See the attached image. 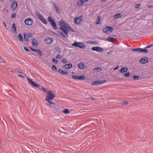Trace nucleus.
Returning a JSON list of instances; mask_svg holds the SVG:
<instances>
[{"mask_svg": "<svg viewBox=\"0 0 153 153\" xmlns=\"http://www.w3.org/2000/svg\"><path fill=\"white\" fill-rule=\"evenodd\" d=\"M72 45L75 47L80 48H85V45L82 42H75L74 44H72Z\"/></svg>", "mask_w": 153, "mask_h": 153, "instance_id": "39448f33", "label": "nucleus"}, {"mask_svg": "<svg viewBox=\"0 0 153 153\" xmlns=\"http://www.w3.org/2000/svg\"><path fill=\"white\" fill-rule=\"evenodd\" d=\"M33 51L37 53L40 56L42 54V51L39 49H36L35 50H33Z\"/></svg>", "mask_w": 153, "mask_h": 153, "instance_id": "cd10ccee", "label": "nucleus"}, {"mask_svg": "<svg viewBox=\"0 0 153 153\" xmlns=\"http://www.w3.org/2000/svg\"><path fill=\"white\" fill-rule=\"evenodd\" d=\"M72 65L71 64H66L64 66L62 67V68H64V67H65V69H69L71 68L72 67Z\"/></svg>", "mask_w": 153, "mask_h": 153, "instance_id": "4be33fe9", "label": "nucleus"}, {"mask_svg": "<svg viewBox=\"0 0 153 153\" xmlns=\"http://www.w3.org/2000/svg\"><path fill=\"white\" fill-rule=\"evenodd\" d=\"M101 19V17L100 16H98L97 17V20L96 22V23L97 24H100V20Z\"/></svg>", "mask_w": 153, "mask_h": 153, "instance_id": "b1692460", "label": "nucleus"}, {"mask_svg": "<svg viewBox=\"0 0 153 153\" xmlns=\"http://www.w3.org/2000/svg\"><path fill=\"white\" fill-rule=\"evenodd\" d=\"M11 30L13 33H16V27L15 23H13L11 28Z\"/></svg>", "mask_w": 153, "mask_h": 153, "instance_id": "aec40b11", "label": "nucleus"}, {"mask_svg": "<svg viewBox=\"0 0 153 153\" xmlns=\"http://www.w3.org/2000/svg\"><path fill=\"white\" fill-rule=\"evenodd\" d=\"M153 7V6L152 5H149L148 6V7L149 8H152Z\"/></svg>", "mask_w": 153, "mask_h": 153, "instance_id": "603ef678", "label": "nucleus"}, {"mask_svg": "<svg viewBox=\"0 0 153 153\" xmlns=\"http://www.w3.org/2000/svg\"><path fill=\"white\" fill-rule=\"evenodd\" d=\"M56 58L57 59H61L62 58V56L61 55L59 54L56 56Z\"/></svg>", "mask_w": 153, "mask_h": 153, "instance_id": "ea45409f", "label": "nucleus"}, {"mask_svg": "<svg viewBox=\"0 0 153 153\" xmlns=\"http://www.w3.org/2000/svg\"><path fill=\"white\" fill-rule=\"evenodd\" d=\"M60 26L59 29L66 35L69 31L74 32V30L64 20H62L59 22Z\"/></svg>", "mask_w": 153, "mask_h": 153, "instance_id": "f257e3e1", "label": "nucleus"}, {"mask_svg": "<svg viewBox=\"0 0 153 153\" xmlns=\"http://www.w3.org/2000/svg\"><path fill=\"white\" fill-rule=\"evenodd\" d=\"M58 72L60 74L63 75H67L68 73L67 71H65L61 69H59L58 70Z\"/></svg>", "mask_w": 153, "mask_h": 153, "instance_id": "dca6fc26", "label": "nucleus"}, {"mask_svg": "<svg viewBox=\"0 0 153 153\" xmlns=\"http://www.w3.org/2000/svg\"><path fill=\"white\" fill-rule=\"evenodd\" d=\"M124 75L125 77H128L130 76V74L129 72H128L124 74Z\"/></svg>", "mask_w": 153, "mask_h": 153, "instance_id": "58836bf2", "label": "nucleus"}, {"mask_svg": "<svg viewBox=\"0 0 153 153\" xmlns=\"http://www.w3.org/2000/svg\"><path fill=\"white\" fill-rule=\"evenodd\" d=\"M148 51L147 49H145L141 48L140 52L141 53L144 52L145 53H148Z\"/></svg>", "mask_w": 153, "mask_h": 153, "instance_id": "c756f323", "label": "nucleus"}, {"mask_svg": "<svg viewBox=\"0 0 153 153\" xmlns=\"http://www.w3.org/2000/svg\"><path fill=\"white\" fill-rule=\"evenodd\" d=\"M115 39L112 37H108L106 38V40L109 42H114Z\"/></svg>", "mask_w": 153, "mask_h": 153, "instance_id": "bb28decb", "label": "nucleus"}, {"mask_svg": "<svg viewBox=\"0 0 153 153\" xmlns=\"http://www.w3.org/2000/svg\"><path fill=\"white\" fill-rule=\"evenodd\" d=\"M17 3L16 1L13 2L11 4L10 8L13 10H16L17 6Z\"/></svg>", "mask_w": 153, "mask_h": 153, "instance_id": "9b49d317", "label": "nucleus"}, {"mask_svg": "<svg viewBox=\"0 0 153 153\" xmlns=\"http://www.w3.org/2000/svg\"><path fill=\"white\" fill-rule=\"evenodd\" d=\"M52 62L53 63L56 64L58 63V61L57 60H56L55 59L53 58L52 59Z\"/></svg>", "mask_w": 153, "mask_h": 153, "instance_id": "79ce46f5", "label": "nucleus"}, {"mask_svg": "<svg viewBox=\"0 0 153 153\" xmlns=\"http://www.w3.org/2000/svg\"><path fill=\"white\" fill-rule=\"evenodd\" d=\"M128 68L126 67H123L120 70V73H123V72H126L128 71Z\"/></svg>", "mask_w": 153, "mask_h": 153, "instance_id": "412c9836", "label": "nucleus"}, {"mask_svg": "<svg viewBox=\"0 0 153 153\" xmlns=\"http://www.w3.org/2000/svg\"><path fill=\"white\" fill-rule=\"evenodd\" d=\"M59 36H60L61 37L64 38L65 37V35L61 32H60L59 33Z\"/></svg>", "mask_w": 153, "mask_h": 153, "instance_id": "4c0bfd02", "label": "nucleus"}, {"mask_svg": "<svg viewBox=\"0 0 153 153\" xmlns=\"http://www.w3.org/2000/svg\"><path fill=\"white\" fill-rule=\"evenodd\" d=\"M32 45L34 46H36L38 45L37 41L36 39H33L32 41Z\"/></svg>", "mask_w": 153, "mask_h": 153, "instance_id": "393cba45", "label": "nucleus"}, {"mask_svg": "<svg viewBox=\"0 0 153 153\" xmlns=\"http://www.w3.org/2000/svg\"><path fill=\"white\" fill-rule=\"evenodd\" d=\"M16 13H13L11 15V18H13L16 17Z\"/></svg>", "mask_w": 153, "mask_h": 153, "instance_id": "a18cd8bd", "label": "nucleus"}, {"mask_svg": "<svg viewBox=\"0 0 153 153\" xmlns=\"http://www.w3.org/2000/svg\"><path fill=\"white\" fill-rule=\"evenodd\" d=\"M101 70V69L99 67H96L94 69V71H97V72H99Z\"/></svg>", "mask_w": 153, "mask_h": 153, "instance_id": "473e14b6", "label": "nucleus"}, {"mask_svg": "<svg viewBox=\"0 0 153 153\" xmlns=\"http://www.w3.org/2000/svg\"><path fill=\"white\" fill-rule=\"evenodd\" d=\"M48 22L50 23L52 27H53L55 29L57 30V27L55 22H54V20L50 16H49L48 18Z\"/></svg>", "mask_w": 153, "mask_h": 153, "instance_id": "7ed1b4c3", "label": "nucleus"}, {"mask_svg": "<svg viewBox=\"0 0 153 153\" xmlns=\"http://www.w3.org/2000/svg\"><path fill=\"white\" fill-rule=\"evenodd\" d=\"M83 19V16H82L76 17L74 19L75 23L76 25L81 23Z\"/></svg>", "mask_w": 153, "mask_h": 153, "instance_id": "423d86ee", "label": "nucleus"}, {"mask_svg": "<svg viewBox=\"0 0 153 153\" xmlns=\"http://www.w3.org/2000/svg\"><path fill=\"white\" fill-rule=\"evenodd\" d=\"M118 68V67H116V68L114 69V70L117 69Z\"/></svg>", "mask_w": 153, "mask_h": 153, "instance_id": "4d7b16f0", "label": "nucleus"}, {"mask_svg": "<svg viewBox=\"0 0 153 153\" xmlns=\"http://www.w3.org/2000/svg\"><path fill=\"white\" fill-rule=\"evenodd\" d=\"M78 67L80 69H82L86 68L87 67V66L85 65L83 62H80L78 64Z\"/></svg>", "mask_w": 153, "mask_h": 153, "instance_id": "2eb2a0df", "label": "nucleus"}, {"mask_svg": "<svg viewBox=\"0 0 153 153\" xmlns=\"http://www.w3.org/2000/svg\"><path fill=\"white\" fill-rule=\"evenodd\" d=\"M11 72H12L13 73V71H12Z\"/></svg>", "mask_w": 153, "mask_h": 153, "instance_id": "bf43d9fd", "label": "nucleus"}, {"mask_svg": "<svg viewBox=\"0 0 153 153\" xmlns=\"http://www.w3.org/2000/svg\"><path fill=\"white\" fill-rule=\"evenodd\" d=\"M128 104V102L127 101L124 102L123 103V104Z\"/></svg>", "mask_w": 153, "mask_h": 153, "instance_id": "864d4df0", "label": "nucleus"}, {"mask_svg": "<svg viewBox=\"0 0 153 153\" xmlns=\"http://www.w3.org/2000/svg\"><path fill=\"white\" fill-rule=\"evenodd\" d=\"M88 0H79L77 3V5L79 7L83 5L84 3L88 1Z\"/></svg>", "mask_w": 153, "mask_h": 153, "instance_id": "f8f14e48", "label": "nucleus"}, {"mask_svg": "<svg viewBox=\"0 0 153 153\" xmlns=\"http://www.w3.org/2000/svg\"><path fill=\"white\" fill-rule=\"evenodd\" d=\"M113 30V28L112 27L106 26L103 29V32L105 33H108V32H111Z\"/></svg>", "mask_w": 153, "mask_h": 153, "instance_id": "1a4fd4ad", "label": "nucleus"}, {"mask_svg": "<svg viewBox=\"0 0 153 153\" xmlns=\"http://www.w3.org/2000/svg\"><path fill=\"white\" fill-rule=\"evenodd\" d=\"M51 104H50V103H47L46 104V105L47 106H49L50 108H51L52 107V106L51 105Z\"/></svg>", "mask_w": 153, "mask_h": 153, "instance_id": "3c124183", "label": "nucleus"}, {"mask_svg": "<svg viewBox=\"0 0 153 153\" xmlns=\"http://www.w3.org/2000/svg\"><path fill=\"white\" fill-rule=\"evenodd\" d=\"M133 77L134 78V79L135 80H138L139 78V76H137V75L134 76H133Z\"/></svg>", "mask_w": 153, "mask_h": 153, "instance_id": "a19ab883", "label": "nucleus"}, {"mask_svg": "<svg viewBox=\"0 0 153 153\" xmlns=\"http://www.w3.org/2000/svg\"><path fill=\"white\" fill-rule=\"evenodd\" d=\"M36 14L37 17L39 18V19L40 18V16H42L40 13L39 11H37L36 12Z\"/></svg>", "mask_w": 153, "mask_h": 153, "instance_id": "c9c22d12", "label": "nucleus"}, {"mask_svg": "<svg viewBox=\"0 0 153 153\" xmlns=\"http://www.w3.org/2000/svg\"><path fill=\"white\" fill-rule=\"evenodd\" d=\"M17 38L19 39L20 42H23L24 41V39L22 35L19 33L17 36Z\"/></svg>", "mask_w": 153, "mask_h": 153, "instance_id": "a211bd4d", "label": "nucleus"}, {"mask_svg": "<svg viewBox=\"0 0 153 153\" xmlns=\"http://www.w3.org/2000/svg\"><path fill=\"white\" fill-rule=\"evenodd\" d=\"M72 78L76 80H84L86 78L85 76L83 74L79 76L76 75H73L72 76Z\"/></svg>", "mask_w": 153, "mask_h": 153, "instance_id": "0eeeda50", "label": "nucleus"}, {"mask_svg": "<svg viewBox=\"0 0 153 153\" xmlns=\"http://www.w3.org/2000/svg\"><path fill=\"white\" fill-rule=\"evenodd\" d=\"M30 49H31L33 51V50H36V49H33L32 48H30Z\"/></svg>", "mask_w": 153, "mask_h": 153, "instance_id": "6e6d98bb", "label": "nucleus"}, {"mask_svg": "<svg viewBox=\"0 0 153 153\" xmlns=\"http://www.w3.org/2000/svg\"><path fill=\"white\" fill-rule=\"evenodd\" d=\"M55 49L58 52H61V49L59 47H56L55 48Z\"/></svg>", "mask_w": 153, "mask_h": 153, "instance_id": "f704fd0d", "label": "nucleus"}, {"mask_svg": "<svg viewBox=\"0 0 153 153\" xmlns=\"http://www.w3.org/2000/svg\"><path fill=\"white\" fill-rule=\"evenodd\" d=\"M153 45V44H151L150 45H148V46L146 47V48H149L151 47Z\"/></svg>", "mask_w": 153, "mask_h": 153, "instance_id": "09e8293b", "label": "nucleus"}, {"mask_svg": "<svg viewBox=\"0 0 153 153\" xmlns=\"http://www.w3.org/2000/svg\"><path fill=\"white\" fill-rule=\"evenodd\" d=\"M27 80L30 84L32 86L35 87H39L40 85L34 81H33L32 79H29V78H27Z\"/></svg>", "mask_w": 153, "mask_h": 153, "instance_id": "20e7f679", "label": "nucleus"}, {"mask_svg": "<svg viewBox=\"0 0 153 153\" xmlns=\"http://www.w3.org/2000/svg\"><path fill=\"white\" fill-rule=\"evenodd\" d=\"M18 76H19L20 77H21L22 79H24L25 78V77L23 76H22V75H20V74H18V75H17Z\"/></svg>", "mask_w": 153, "mask_h": 153, "instance_id": "8fccbe9b", "label": "nucleus"}, {"mask_svg": "<svg viewBox=\"0 0 153 153\" xmlns=\"http://www.w3.org/2000/svg\"><path fill=\"white\" fill-rule=\"evenodd\" d=\"M106 82V80H103L102 81H96L93 82L91 83V85L94 86V85H101L104 83Z\"/></svg>", "mask_w": 153, "mask_h": 153, "instance_id": "9d476101", "label": "nucleus"}, {"mask_svg": "<svg viewBox=\"0 0 153 153\" xmlns=\"http://www.w3.org/2000/svg\"><path fill=\"white\" fill-rule=\"evenodd\" d=\"M45 41L46 43L50 44L52 43L53 41V39L52 38L48 37L45 39Z\"/></svg>", "mask_w": 153, "mask_h": 153, "instance_id": "f3484780", "label": "nucleus"}, {"mask_svg": "<svg viewBox=\"0 0 153 153\" xmlns=\"http://www.w3.org/2000/svg\"><path fill=\"white\" fill-rule=\"evenodd\" d=\"M68 61L67 59H62L61 60V62L64 63H66L68 62Z\"/></svg>", "mask_w": 153, "mask_h": 153, "instance_id": "72a5a7b5", "label": "nucleus"}, {"mask_svg": "<svg viewBox=\"0 0 153 153\" xmlns=\"http://www.w3.org/2000/svg\"><path fill=\"white\" fill-rule=\"evenodd\" d=\"M52 70L55 71H57V68L54 65H53L52 67Z\"/></svg>", "mask_w": 153, "mask_h": 153, "instance_id": "e433bc0d", "label": "nucleus"}, {"mask_svg": "<svg viewBox=\"0 0 153 153\" xmlns=\"http://www.w3.org/2000/svg\"><path fill=\"white\" fill-rule=\"evenodd\" d=\"M33 20L31 18H28L25 20V24L28 25H30L33 23Z\"/></svg>", "mask_w": 153, "mask_h": 153, "instance_id": "6e6552de", "label": "nucleus"}, {"mask_svg": "<svg viewBox=\"0 0 153 153\" xmlns=\"http://www.w3.org/2000/svg\"><path fill=\"white\" fill-rule=\"evenodd\" d=\"M91 49L92 51H96L99 52H102L103 51L102 49L99 47H94L92 48Z\"/></svg>", "mask_w": 153, "mask_h": 153, "instance_id": "4468645a", "label": "nucleus"}, {"mask_svg": "<svg viewBox=\"0 0 153 153\" xmlns=\"http://www.w3.org/2000/svg\"><path fill=\"white\" fill-rule=\"evenodd\" d=\"M39 19L44 24L47 25V20L44 18L43 16H40Z\"/></svg>", "mask_w": 153, "mask_h": 153, "instance_id": "6ab92c4d", "label": "nucleus"}, {"mask_svg": "<svg viewBox=\"0 0 153 153\" xmlns=\"http://www.w3.org/2000/svg\"><path fill=\"white\" fill-rule=\"evenodd\" d=\"M148 58L146 57H144L140 60V62L142 64L147 63L148 62Z\"/></svg>", "mask_w": 153, "mask_h": 153, "instance_id": "ddd939ff", "label": "nucleus"}, {"mask_svg": "<svg viewBox=\"0 0 153 153\" xmlns=\"http://www.w3.org/2000/svg\"><path fill=\"white\" fill-rule=\"evenodd\" d=\"M23 35L24 37V39H23L26 42L28 41H29V38L26 36V33H23Z\"/></svg>", "mask_w": 153, "mask_h": 153, "instance_id": "a878e982", "label": "nucleus"}, {"mask_svg": "<svg viewBox=\"0 0 153 153\" xmlns=\"http://www.w3.org/2000/svg\"><path fill=\"white\" fill-rule=\"evenodd\" d=\"M122 15L121 14L117 13L114 16V19L118 18L121 17Z\"/></svg>", "mask_w": 153, "mask_h": 153, "instance_id": "c85d7f7f", "label": "nucleus"}, {"mask_svg": "<svg viewBox=\"0 0 153 153\" xmlns=\"http://www.w3.org/2000/svg\"><path fill=\"white\" fill-rule=\"evenodd\" d=\"M42 89L43 90V91L45 92H48L47 91V90L46 89L44 88L43 87H42Z\"/></svg>", "mask_w": 153, "mask_h": 153, "instance_id": "de8ad7c7", "label": "nucleus"}, {"mask_svg": "<svg viewBox=\"0 0 153 153\" xmlns=\"http://www.w3.org/2000/svg\"><path fill=\"white\" fill-rule=\"evenodd\" d=\"M55 97V95L53 92L52 91L50 90L48 92V95L45 98V100L50 104H54V103L51 102V100H52Z\"/></svg>", "mask_w": 153, "mask_h": 153, "instance_id": "f03ea898", "label": "nucleus"}, {"mask_svg": "<svg viewBox=\"0 0 153 153\" xmlns=\"http://www.w3.org/2000/svg\"><path fill=\"white\" fill-rule=\"evenodd\" d=\"M3 23L4 24V26L5 27H6V24L5 23V22H4L3 21Z\"/></svg>", "mask_w": 153, "mask_h": 153, "instance_id": "5fc2aeb1", "label": "nucleus"}, {"mask_svg": "<svg viewBox=\"0 0 153 153\" xmlns=\"http://www.w3.org/2000/svg\"><path fill=\"white\" fill-rule=\"evenodd\" d=\"M140 4H137L135 6V8H138L140 7Z\"/></svg>", "mask_w": 153, "mask_h": 153, "instance_id": "49530a36", "label": "nucleus"}, {"mask_svg": "<svg viewBox=\"0 0 153 153\" xmlns=\"http://www.w3.org/2000/svg\"><path fill=\"white\" fill-rule=\"evenodd\" d=\"M18 73H21L19 71H18Z\"/></svg>", "mask_w": 153, "mask_h": 153, "instance_id": "13d9d810", "label": "nucleus"}, {"mask_svg": "<svg viewBox=\"0 0 153 153\" xmlns=\"http://www.w3.org/2000/svg\"><path fill=\"white\" fill-rule=\"evenodd\" d=\"M26 36L30 38L31 37L32 34L30 33H29L27 35H26Z\"/></svg>", "mask_w": 153, "mask_h": 153, "instance_id": "37998d69", "label": "nucleus"}, {"mask_svg": "<svg viewBox=\"0 0 153 153\" xmlns=\"http://www.w3.org/2000/svg\"><path fill=\"white\" fill-rule=\"evenodd\" d=\"M24 49L25 51L27 52H29L30 51L28 49L27 47H25L24 48Z\"/></svg>", "mask_w": 153, "mask_h": 153, "instance_id": "c03bdc74", "label": "nucleus"}, {"mask_svg": "<svg viewBox=\"0 0 153 153\" xmlns=\"http://www.w3.org/2000/svg\"><path fill=\"white\" fill-rule=\"evenodd\" d=\"M63 112L65 114H68L70 113V112L69 111V110L68 109H65L63 111Z\"/></svg>", "mask_w": 153, "mask_h": 153, "instance_id": "7c9ffc66", "label": "nucleus"}, {"mask_svg": "<svg viewBox=\"0 0 153 153\" xmlns=\"http://www.w3.org/2000/svg\"><path fill=\"white\" fill-rule=\"evenodd\" d=\"M53 4L56 8L57 12L58 13H59L60 12V9L59 7L55 3H54Z\"/></svg>", "mask_w": 153, "mask_h": 153, "instance_id": "5701e85b", "label": "nucleus"}, {"mask_svg": "<svg viewBox=\"0 0 153 153\" xmlns=\"http://www.w3.org/2000/svg\"><path fill=\"white\" fill-rule=\"evenodd\" d=\"M141 48H135L133 49L132 51H137L139 52H140Z\"/></svg>", "mask_w": 153, "mask_h": 153, "instance_id": "2f4dec72", "label": "nucleus"}]
</instances>
